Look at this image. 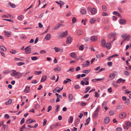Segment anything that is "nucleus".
I'll use <instances>...</instances> for the list:
<instances>
[{"mask_svg": "<svg viewBox=\"0 0 131 131\" xmlns=\"http://www.w3.org/2000/svg\"><path fill=\"white\" fill-rule=\"evenodd\" d=\"M122 37L123 39H125V40L127 41H129L130 40L131 36L128 35H127L126 34H124L122 36Z\"/></svg>", "mask_w": 131, "mask_h": 131, "instance_id": "obj_1", "label": "nucleus"}, {"mask_svg": "<svg viewBox=\"0 0 131 131\" xmlns=\"http://www.w3.org/2000/svg\"><path fill=\"white\" fill-rule=\"evenodd\" d=\"M131 126V123L130 121L126 122L124 126V128L127 129L128 128Z\"/></svg>", "mask_w": 131, "mask_h": 131, "instance_id": "obj_2", "label": "nucleus"}, {"mask_svg": "<svg viewBox=\"0 0 131 131\" xmlns=\"http://www.w3.org/2000/svg\"><path fill=\"white\" fill-rule=\"evenodd\" d=\"M72 41V39L71 37L69 36L67 37L66 41V42L67 44H70Z\"/></svg>", "mask_w": 131, "mask_h": 131, "instance_id": "obj_3", "label": "nucleus"}, {"mask_svg": "<svg viewBox=\"0 0 131 131\" xmlns=\"http://www.w3.org/2000/svg\"><path fill=\"white\" fill-rule=\"evenodd\" d=\"M116 34H111L108 35V38L109 39H110L112 38H114L113 39V40L114 41L115 40L114 38L116 36Z\"/></svg>", "mask_w": 131, "mask_h": 131, "instance_id": "obj_4", "label": "nucleus"}, {"mask_svg": "<svg viewBox=\"0 0 131 131\" xmlns=\"http://www.w3.org/2000/svg\"><path fill=\"white\" fill-rule=\"evenodd\" d=\"M4 33L7 37H9L11 35V32L10 31H5L4 32Z\"/></svg>", "mask_w": 131, "mask_h": 131, "instance_id": "obj_5", "label": "nucleus"}, {"mask_svg": "<svg viewBox=\"0 0 131 131\" xmlns=\"http://www.w3.org/2000/svg\"><path fill=\"white\" fill-rule=\"evenodd\" d=\"M90 12L92 14H94L96 13L97 10L95 8H92L90 9Z\"/></svg>", "mask_w": 131, "mask_h": 131, "instance_id": "obj_6", "label": "nucleus"}, {"mask_svg": "<svg viewBox=\"0 0 131 131\" xmlns=\"http://www.w3.org/2000/svg\"><path fill=\"white\" fill-rule=\"evenodd\" d=\"M90 64V62L89 61L87 60L85 62H84L83 64L84 67H88Z\"/></svg>", "mask_w": 131, "mask_h": 131, "instance_id": "obj_7", "label": "nucleus"}, {"mask_svg": "<svg viewBox=\"0 0 131 131\" xmlns=\"http://www.w3.org/2000/svg\"><path fill=\"white\" fill-rule=\"evenodd\" d=\"M22 76V74L19 72H16V75L15 78H16L18 79L20 78Z\"/></svg>", "mask_w": 131, "mask_h": 131, "instance_id": "obj_8", "label": "nucleus"}, {"mask_svg": "<svg viewBox=\"0 0 131 131\" xmlns=\"http://www.w3.org/2000/svg\"><path fill=\"white\" fill-rule=\"evenodd\" d=\"M126 114L125 112L121 113L119 115V117L120 118H123L126 117Z\"/></svg>", "mask_w": 131, "mask_h": 131, "instance_id": "obj_9", "label": "nucleus"}, {"mask_svg": "<svg viewBox=\"0 0 131 131\" xmlns=\"http://www.w3.org/2000/svg\"><path fill=\"white\" fill-rule=\"evenodd\" d=\"M110 118L108 117H105L104 120V122L106 124H108L110 122Z\"/></svg>", "mask_w": 131, "mask_h": 131, "instance_id": "obj_10", "label": "nucleus"}, {"mask_svg": "<svg viewBox=\"0 0 131 131\" xmlns=\"http://www.w3.org/2000/svg\"><path fill=\"white\" fill-rule=\"evenodd\" d=\"M125 80H123L121 78H120L118 79L116 82V83H124L125 81Z\"/></svg>", "mask_w": 131, "mask_h": 131, "instance_id": "obj_11", "label": "nucleus"}, {"mask_svg": "<svg viewBox=\"0 0 131 131\" xmlns=\"http://www.w3.org/2000/svg\"><path fill=\"white\" fill-rule=\"evenodd\" d=\"M24 49L25 50V53L27 54L30 53L31 51V49L30 48L28 47Z\"/></svg>", "mask_w": 131, "mask_h": 131, "instance_id": "obj_12", "label": "nucleus"}, {"mask_svg": "<svg viewBox=\"0 0 131 131\" xmlns=\"http://www.w3.org/2000/svg\"><path fill=\"white\" fill-rule=\"evenodd\" d=\"M97 37L96 36H93L91 37V40L93 41H95L97 40Z\"/></svg>", "mask_w": 131, "mask_h": 131, "instance_id": "obj_13", "label": "nucleus"}, {"mask_svg": "<svg viewBox=\"0 0 131 131\" xmlns=\"http://www.w3.org/2000/svg\"><path fill=\"white\" fill-rule=\"evenodd\" d=\"M36 122L35 120L34 119H28L26 121V123L27 124H30L33 122Z\"/></svg>", "mask_w": 131, "mask_h": 131, "instance_id": "obj_14", "label": "nucleus"}, {"mask_svg": "<svg viewBox=\"0 0 131 131\" xmlns=\"http://www.w3.org/2000/svg\"><path fill=\"white\" fill-rule=\"evenodd\" d=\"M115 77V74L114 73H112L110 74L109 76V78L111 80H112Z\"/></svg>", "mask_w": 131, "mask_h": 131, "instance_id": "obj_15", "label": "nucleus"}, {"mask_svg": "<svg viewBox=\"0 0 131 131\" xmlns=\"http://www.w3.org/2000/svg\"><path fill=\"white\" fill-rule=\"evenodd\" d=\"M105 42L106 41L104 39H103L101 41V44L102 46L104 47H105Z\"/></svg>", "mask_w": 131, "mask_h": 131, "instance_id": "obj_16", "label": "nucleus"}, {"mask_svg": "<svg viewBox=\"0 0 131 131\" xmlns=\"http://www.w3.org/2000/svg\"><path fill=\"white\" fill-rule=\"evenodd\" d=\"M51 38V35L50 34H48L45 37V38L47 40H50Z\"/></svg>", "mask_w": 131, "mask_h": 131, "instance_id": "obj_17", "label": "nucleus"}, {"mask_svg": "<svg viewBox=\"0 0 131 131\" xmlns=\"http://www.w3.org/2000/svg\"><path fill=\"white\" fill-rule=\"evenodd\" d=\"M73 97L72 95L71 94H70L69 95V100L70 102H71L73 100Z\"/></svg>", "mask_w": 131, "mask_h": 131, "instance_id": "obj_18", "label": "nucleus"}, {"mask_svg": "<svg viewBox=\"0 0 131 131\" xmlns=\"http://www.w3.org/2000/svg\"><path fill=\"white\" fill-rule=\"evenodd\" d=\"M105 47L108 49H110L111 47V44L109 42L107 43L105 45Z\"/></svg>", "mask_w": 131, "mask_h": 131, "instance_id": "obj_19", "label": "nucleus"}, {"mask_svg": "<svg viewBox=\"0 0 131 131\" xmlns=\"http://www.w3.org/2000/svg\"><path fill=\"white\" fill-rule=\"evenodd\" d=\"M70 55L71 57L74 58H77V54L74 52H72L70 53Z\"/></svg>", "mask_w": 131, "mask_h": 131, "instance_id": "obj_20", "label": "nucleus"}, {"mask_svg": "<svg viewBox=\"0 0 131 131\" xmlns=\"http://www.w3.org/2000/svg\"><path fill=\"white\" fill-rule=\"evenodd\" d=\"M57 92L59 93L60 92V91L59 89V87H57L55 88L53 90V92L54 93H56Z\"/></svg>", "mask_w": 131, "mask_h": 131, "instance_id": "obj_21", "label": "nucleus"}, {"mask_svg": "<svg viewBox=\"0 0 131 131\" xmlns=\"http://www.w3.org/2000/svg\"><path fill=\"white\" fill-rule=\"evenodd\" d=\"M17 72L15 70H13L12 71L11 75L14 77H15L16 75Z\"/></svg>", "mask_w": 131, "mask_h": 131, "instance_id": "obj_22", "label": "nucleus"}, {"mask_svg": "<svg viewBox=\"0 0 131 131\" xmlns=\"http://www.w3.org/2000/svg\"><path fill=\"white\" fill-rule=\"evenodd\" d=\"M30 88L29 87L26 86L24 90V92L26 93H29L30 92Z\"/></svg>", "mask_w": 131, "mask_h": 131, "instance_id": "obj_23", "label": "nucleus"}, {"mask_svg": "<svg viewBox=\"0 0 131 131\" xmlns=\"http://www.w3.org/2000/svg\"><path fill=\"white\" fill-rule=\"evenodd\" d=\"M56 128V127L55 124H52L49 127V128H50L51 130H52L53 129Z\"/></svg>", "mask_w": 131, "mask_h": 131, "instance_id": "obj_24", "label": "nucleus"}, {"mask_svg": "<svg viewBox=\"0 0 131 131\" xmlns=\"http://www.w3.org/2000/svg\"><path fill=\"white\" fill-rule=\"evenodd\" d=\"M0 49L1 50L3 51H6L7 50L6 48L3 46H1Z\"/></svg>", "mask_w": 131, "mask_h": 131, "instance_id": "obj_25", "label": "nucleus"}, {"mask_svg": "<svg viewBox=\"0 0 131 131\" xmlns=\"http://www.w3.org/2000/svg\"><path fill=\"white\" fill-rule=\"evenodd\" d=\"M126 22V20L124 19H121L119 21L120 23L122 24H125Z\"/></svg>", "mask_w": 131, "mask_h": 131, "instance_id": "obj_26", "label": "nucleus"}, {"mask_svg": "<svg viewBox=\"0 0 131 131\" xmlns=\"http://www.w3.org/2000/svg\"><path fill=\"white\" fill-rule=\"evenodd\" d=\"M47 79V77L45 75L43 76L41 78V82H44Z\"/></svg>", "mask_w": 131, "mask_h": 131, "instance_id": "obj_27", "label": "nucleus"}, {"mask_svg": "<svg viewBox=\"0 0 131 131\" xmlns=\"http://www.w3.org/2000/svg\"><path fill=\"white\" fill-rule=\"evenodd\" d=\"M90 120V117H88L86 119V123H85V126L88 124L89 123V122Z\"/></svg>", "mask_w": 131, "mask_h": 131, "instance_id": "obj_28", "label": "nucleus"}, {"mask_svg": "<svg viewBox=\"0 0 131 131\" xmlns=\"http://www.w3.org/2000/svg\"><path fill=\"white\" fill-rule=\"evenodd\" d=\"M73 118L72 116H70L68 119V122L70 123H71L73 121Z\"/></svg>", "mask_w": 131, "mask_h": 131, "instance_id": "obj_29", "label": "nucleus"}, {"mask_svg": "<svg viewBox=\"0 0 131 131\" xmlns=\"http://www.w3.org/2000/svg\"><path fill=\"white\" fill-rule=\"evenodd\" d=\"M95 19L94 18H93L91 19L90 21V22L91 23L93 24L95 23Z\"/></svg>", "mask_w": 131, "mask_h": 131, "instance_id": "obj_30", "label": "nucleus"}, {"mask_svg": "<svg viewBox=\"0 0 131 131\" xmlns=\"http://www.w3.org/2000/svg\"><path fill=\"white\" fill-rule=\"evenodd\" d=\"M60 25H58V24L56 25L54 27H53L52 29L54 30H57L59 27H60Z\"/></svg>", "mask_w": 131, "mask_h": 131, "instance_id": "obj_31", "label": "nucleus"}, {"mask_svg": "<svg viewBox=\"0 0 131 131\" xmlns=\"http://www.w3.org/2000/svg\"><path fill=\"white\" fill-rule=\"evenodd\" d=\"M7 126L6 125H4L2 128L4 131H6L7 129Z\"/></svg>", "mask_w": 131, "mask_h": 131, "instance_id": "obj_32", "label": "nucleus"}, {"mask_svg": "<svg viewBox=\"0 0 131 131\" xmlns=\"http://www.w3.org/2000/svg\"><path fill=\"white\" fill-rule=\"evenodd\" d=\"M24 18V16L22 15L19 16L18 17V19L19 20H22Z\"/></svg>", "mask_w": 131, "mask_h": 131, "instance_id": "obj_33", "label": "nucleus"}, {"mask_svg": "<svg viewBox=\"0 0 131 131\" xmlns=\"http://www.w3.org/2000/svg\"><path fill=\"white\" fill-rule=\"evenodd\" d=\"M12 100L9 99L7 102H6L5 104L6 105H8L12 103Z\"/></svg>", "mask_w": 131, "mask_h": 131, "instance_id": "obj_34", "label": "nucleus"}, {"mask_svg": "<svg viewBox=\"0 0 131 131\" xmlns=\"http://www.w3.org/2000/svg\"><path fill=\"white\" fill-rule=\"evenodd\" d=\"M42 73L41 71H35L34 72V74L36 75H39L41 74Z\"/></svg>", "mask_w": 131, "mask_h": 131, "instance_id": "obj_35", "label": "nucleus"}, {"mask_svg": "<svg viewBox=\"0 0 131 131\" xmlns=\"http://www.w3.org/2000/svg\"><path fill=\"white\" fill-rule=\"evenodd\" d=\"M130 101L129 99H127L126 101L124 103L126 105H128L130 103Z\"/></svg>", "mask_w": 131, "mask_h": 131, "instance_id": "obj_36", "label": "nucleus"}, {"mask_svg": "<svg viewBox=\"0 0 131 131\" xmlns=\"http://www.w3.org/2000/svg\"><path fill=\"white\" fill-rule=\"evenodd\" d=\"M103 10L104 11H106L107 9V7L105 5H104L102 6Z\"/></svg>", "mask_w": 131, "mask_h": 131, "instance_id": "obj_37", "label": "nucleus"}, {"mask_svg": "<svg viewBox=\"0 0 131 131\" xmlns=\"http://www.w3.org/2000/svg\"><path fill=\"white\" fill-rule=\"evenodd\" d=\"M98 113L96 112H95L94 113L93 115V116L94 118H96V117L98 116Z\"/></svg>", "mask_w": 131, "mask_h": 131, "instance_id": "obj_38", "label": "nucleus"}, {"mask_svg": "<svg viewBox=\"0 0 131 131\" xmlns=\"http://www.w3.org/2000/svg\"><path fill=\"white\" fill-rule=\"evenodd\" d=\"M80 122V119L79 118L77 119L75 121V125H77L78 123H79Z\"/></svg>", "mask_w": 131, "mask_h": 131, "instance_id": "obj_39", "label": "nucleus"}, {"mask_svg": "<svg viewBox=\"0 0 131 131\" xmlns=\"http://www.w3.org/2000/svg\"><path fill=\"white\" fill-rule=\"evenodd\" d=\"M63 35V37H66L68 35V32L67 31H66L65 32L62 33Z\"/></svg>", "mask_w": 131, "mask_h": 131, "instance_id": "obj_40", "label": "nucleus"}, {"mask_svg": "<svg viewBox=\"0 0 131 131\" xmlns=\"http://www.w3.org/2000/svg\"><path fill=\"white\" fill-rule=\"evenodd\" d=\"M54 49L55 50V51L57 52H59L60 50L59 48L57 47H55L54 48Z\"/></svg>", "mask_w": 131, "mask_h": 131, "instance_id": "obj_41", "label": "nucleus"}, {"mask_svg": "<svg viewBox=\"0 0 131 131\" xmlns=\"http://www.w3.org/2000/svg\"><path fill=\"white\" fill-rule=\"evenodd\" d=\"M77 21V19L73 17L72 19V23L74 24Z\"/></svg>", "mask_w": 131, "mask_h": 131, "instance_id": "obj_42", "label": "nucleus"}, {"mask_svg": "<svg viewBox=\"0 0 131 131\" xmlns=\"http://www.w3.org/2000/svg\"><path fill=\"white\" fill-rule=\"evenodd\" d=\"M40 105L38 104H37L35 105V108L36 109H37L40 107Z\"/></svg>", "mask_w": 131, "mask_h": 131, "instance_id": "obj_43", "label": "nucleus"}, {"mask_svg": "<svg viewBox=\"0 0 131 131\" xmlns=\"http://www.w3.org/2000/svg\"><path fill=\"white\" fill-rule=\"evenodd\" d=\"M24 64L25 63L23 62H19L17 63V65L18 66H20Z\"/></svg>", "mask_w": 131, "mask_h": 131, "instance_id": "obj_44", "label": "nucleus"}, {"mask_svg": "<svg viewBox=\"0 0 131 131\" xmlns=\"http://www.w3.org/2000/svg\"><path fill=\"white\" fill-rule=\"evenodd\" d=\"M90 89V87H87L85 89V91L84 92V93H87L89 91Z\"/></svg>", "mask_w": 131, "mask_h": 131, "instance_id": "obj_45", "label": "nucleus"}, {"mask_svg": "<svg viewBox=\"0 0 131 131\" xmlns=\"http://www.w3.org/2000/svg\"><path fill=\"white\" fill-rule=\"evenodd\" d=\"M40 53L41 54H45L46 53V51L45 50H42L40 51Z\"/></svg>", "mask_w": 131, "mask_h": 131, "instance_id": "obj_46", "label": "nucleus"}, {"mask_svg": "<svg viewBox=\"0 0 131 131\" xmlns=\"http://www.w3.org/2000/svg\"><path fill=\"white\" fill-rule=\"evenodd\" d=\"M90 71V70H83V73L87 74Z\"/></svg>", "mask_w": 131, "mask_h": 131, "instance_id": "obj_47", "label": "nucleus"}, {"mask_svg": "<svg viewBox=\"0 0 131 131\" xmlns=\"http://www.w3.org/2000/svg\"><path fill=\"white\" fill-rule=\"evenodd\" d=\"M31 60H36L38 59V58L36 57H31Z\"/></svg>", "mask_w": 131, "mask_h": 131, "instance_id": "obj_48", "label": "nucleus"}, {"mask_svg": "<svg viewBox=\"0 0 131 131\" xmlns=\"http://www.w3.org/2000/svg\"><path fill=\"white\" fill-rule=\"evenodd\" d=\"M61 70V68L59 67H58L55 69V71H60Z\"/></svg>", "mask_w": 131, "mask_h": 131, "instance_id": "obj_49", "label": "nucleus"}, {"mask_svg": "<svg viewBox=\"0 0 131 131\" xmlns=\"http://www.w3.org/2000/svg\"><path fill=\"white\" fill-rule=\"evenodd\" d=\"M52 108V106H49L48 108L47 112H49L51 110Z\"/></svg>", "mask_w": 131, "mask_h": 131, "instance_id": "obj_50", "label": "nucleus"}, {"mask_svg": "<svg viewBox=\"0 0 131 131\" xmlns=\"http://www.w3.org/2000/svg\"><path fill=\"white\" fill-rule=\"evenodd\" d=\"M77 34L78 35H81L82 32L81 30H78L77 31Z\"/></svg>", "mask_w": 131, "mask_h": 131, "instance_id": "obj_51", "label": "nucleus"}, {"mask_svg": "<svg viewBox=\"0 0 131 131\" xmlns=\"http://www.w3.org/2000/svg\"><path fill=\"white\" fill-rule=\"evenodd\" d=\"M124 74L126 75H129L130 74H129V72H128L127 71H125L124 72Z\"/></svg>", "mask_w": 131, "mask_h": 131, "instance_id": "obj_52", "label": "nucleus"}, {"mask_svg": "<svg viewBox=\"0 0 131 131\" xmlns=\"http://www.w3.org/2000/svg\"><path fill=\"white\" fill-rule=\"evenodd\" d=\"M114 113V111H111L109 112V115L111 116L113 115Z\"/></svg>", "mask_w": 131, "mask_h": 131, "instance_id": "obj_53", "label": "nucleus"}, {"mask_svg": "<svg viewBox=\"0 0 131 131\" xmlns=\"http://www.w3.org/2000/svg\"><path fill=\"white\" fill-rule=\"evenodd\" d=\"M100 107L99 106H98L97 107V109H96L95 112L98 113L99 112V111L100 109Z\"/></svg>", "mask_w": 131, "mask_h": 131, "instance_id": "obj_54", "label": "nucleus"}, {"mask_svg": "<svg viewBox=\"0 0 131 131\" xmlns=\"http://www.w3.org/2000/svg\"><path fill=\"white\" fill-rule=\"evenodd\" d=\"M5 118L8 119L9 118V115L7 114H6L4 116Z\"/></svg>", "mask_w": 131, "mask_h": 131, "instance_id": "obj_55", "label": "nucleus"}, {"mask_svg": "<svg viewBox=\"0 0 131 131\" xmlns=\"http://www.w3.org/2000/svg\"><path fill=\"white\" fill-rule=\"evenodd\" d=\"M95 97H99V94H98L97 92H95Z\"/></svg>", "mask_w": 131, "mask_h": 131, "instance_id": "obj_56", "label": "nucleus"}, {"mask_svg": "<svg viewBox=\"0 0 131 131\" xmlns=\"http://www.w3.org/2000/svg\"><path fill=\"white\" fill-rule=\"evenodd\" d=\"M10 5L13 8H15L16 7V5L14 4H10Z\"/></svg>", "mask_w": 131, "mask_h": 131, "instance_id": "obj_57", "label": "nucleus"}, {"mask_svg": "<svg viewBox=\"0 0 131 131\" xmlns=\"http://www.w3.org/2000/svg\"><path fill=\"white\" fill-rule=\"evenodd\" d=\"M46 123H47V120L45 119H44L43 120V126H44L46 124Z\"/></svg>", "mask_w": 131, "mask_h": 131, "instance_id": "obj_58", "label": "nucleus"}, {"mask_svg": "<svg viewBox=\"0 0 131 131\" xmlns=\"http://www.w3.org/2000/svg\"><path fill=\"white\" fill-rule=\"evenodd\" d=\"M60 107V106L59 105H57V108L56 110V112H57L59 110Z\"/></svg>", "mask_w": 131, "mask_h": 131, "instance_id": "obj_59", "label": "nucleus"}, {"mask_svg": "<svg viewBox=\"0 0 131 131\" xmlns=\"http://www.w3.org/2000/svg\"><path fill=\"white\" fill-rule=\"evenodd\" d=\"M69 71H70L71 72H73L74 71V68L72 67L68 71V72Z\"/></svg>", "mask_w": 131, "mask_h": 131, "instance_id": "obj_60", "label": "nucleus"}, {"mask_svg": "<svg viewBox=\"0 0 131 131\" xmlns=\"http://www.w3.org/2000/svg\"><path fill=\"white\" fill-rule=\"evenodd\" d=\"M107 64L108 66H110L112 65V63L111 62H108L107 63Z\"/></svg>", "mask_w": 131, "mask_h": 131, "instance_id": "obj_61", "label": "nucleus"}, {"mask_svg": "<svg viewBox=\"0 0 131 131\" xmlns=\"http://www.w3.org/2000/svg\"><path fill=\"white\" fill-rule=\"evenodd\" d=\"M122 129L121 128L118 127L116 128V131H122Z\"/></svg>", "mask_w": 131, "mask_h": 131, "instance_id": "obj_62", "label": "nucleus"}, {"mask_svg": "<svg viewBox=\"0 0 131 131\" xmlns=\"http://www.w3.org/2000/svg\"><path fill=\"white\" fill-rule=\"evenodd\" d=\"M25 121V119L24 118H23L21 121L20 123L21 124H22Z\"/></svg>", "mask_w": 131, "mask_h": 131, "instance_id": "obj_63", "label": "nucleus"}, {"mask_svg": "<svg viewBox=\"0 0 131 131\" xmlns=\"http://www.w3.org/2000/svg\"><path fill=\"white\" fill-rule=\"evenodd\" d=\"M26 37L25 35H22V36L20 37L21 39H26Z\"/></svg>", "mask_w": 131, "mask_h": 131, "instance_id": "obj_64", "label": "nucleus"}]
</instances>
